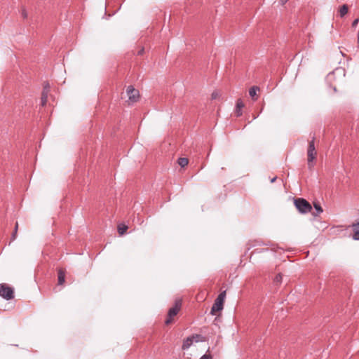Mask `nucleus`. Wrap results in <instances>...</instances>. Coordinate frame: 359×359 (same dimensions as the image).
Returning <instances> with one entry per match:
<instances>
[{"label": "nucleus", "instance_id": "7", "mask_svg": "<svg viewBox=\"0 0 359 359\" xmlns=\"http://www.w3.org/2000/svg\"><path fill=\"white\" fill-rule=\"evenodd\" d=\"M223 305L224 303L222 302L219 301L216 299L214 304L212 306L210 313L212 315H215L216 312L220 311L223 309Z\"/></svg>", "mask_w": 359, "mask_h": 359}, {"label": "nucleus", "instance_id": "17", "mask_svg": "<svg viewBox=\"0 0 359 359\" xmlns=\"http://www.w3.org/2000/svg\"><path fill=\"white\" fill-rule=\"evenodd\" d=\"M226 297V291L222 292L216 298L217 300L221 301L224 303Z\"/></svg>", "mask_w": 359, "mask_h": 359}, {"label": "nucleus", "instance_id": "8", "mask_svg": "<svg viewBox=\"0 0 359 359\" xmlns=\"http://www.w3.org/2000/svg\"><path fill=\"white\" fill-rule=\"evenodd\" d=\"M198 337H199V335L196 334V336L187 337L183 342L182 348L184 350L188 349L191 346V344H193L194 340H195V341H198L196 338H198Z\"/></svg>", "mask_w": 359, "mask_h": 359}, {"label": "nucleus", "instance_id": "11", "mask_svg": "<svg viewBox=\"0 0 359 359\" xmlns=\"http://www.w3.org/2000/svg\"><path fill=\"white\" fill-rule=\"evenodd\" d=\"M313 206H314V208L316 210V212H313V215L314 216H318L319 215L320 213L323 212V208H321L320 205L318 203H313Z\"/></svg>", "mask_w": 359, "mask_h": 359}, {"label": "nucleus", "instance_id": "21", "mask_svg": "<svg viewBox=\"0 0 359 359\" xmlns=\"http://www.w3.org/2000/svg\"><path fill=\"white\" fill-rule=\"evenodd\" d=\"M358 22H359V19H358V18L355 19V20L353 21V22H352V27H356V26H357V25H358Z\"/></svg>", "mask_w": 359, "mask_h": 359}, {"label": "nucleus", "instance_id": "14", "mask_svg": "<svg viewBox=\"0 0 359 359\" xmlns=\"http://www.w3.org/2000/svg\"><path fill=\"white\" fill-rule=\"evenodd\" d=\"M348 8L346 4H344L339 10V15L341 17L344 16L348 13Z\"/></svg>", "mask_w": 359, "mask_h": 359}, {"label": "nucleus", "instance_id": "1", "mask_svg": "<svg viewBox=\"0 0 359 359\" xmlns=\"http://www.w3.org/2000/svg\"><path fill=\"white\" fill-rule=\"evenodd\" d=\"M294 205L299 212L304 214L310 212L312 209L310 203L304 198L294 199Z\"/></svg>", "mask_w": 359, "mask_h": 359}, {"label": "nucleus", "instance_id": "15", "mask_svg": "<svg viewBox=\"0 0 359 359\" xmlns=\"http://www.w3.org/2000/svg\"><path fill=\"white\" fill-rule=\"evenodd\" d=\"M188 163H189V161H188V158H180L178 159V163L182 168H184L186 165H187Z\"/></svg>", "mask_w": 359, "mask_h": 359}, {"label": "nucleus", "instance_id": "12", "mask_svg": "<svg viewBox=\"0 0 359 359\" xmlns=\"http://www.w3.org/2000/svg\"><path fill=\"white\" fill-rule=\"evenodd\" d=\"M65 280V274L62 270L58 271V284L62 285Z\"/></svg>", "mask_w": 359, "mask_h": 359}, {"label": "nucleus", "instance_id": "6", "mask_svg": "<svg viewBox=\"0 0 359 359\" xmlns=\"http://www.w3.org/2000/svg\"><path fill=\"white\" fill-rule=\"evenodd\" d=\"M49 90H50L49 84L48 83L45 84L43 86V90L41 93V102L42 106H44L47 102Z\"/></svg>", "mask_w": 359, "mask_h": 359}, {"label": "nucleus", "instance_id": "22", "mask_svg": "<svg viewBox=\"0 0 359 359\" xmlns=\"http://www.w3.org/2000/svg\"><path fill=\"white\" fill-rule=\"evenodd\" d=\"M22 15L24 18H27V13L26 12V11L25 9H23L22 11Z\"/></svg>", "mask_w": 359, "mask_h": 359}, {"label": "nucleus", "instance_id": "16", "mask_svg": "<svg viewBox=\"0 0 359 359\" xmlns=\"http://www.w3.org/2000/svg\"><path fill=\"white\" fill-rule=\"evenodd\" d=\"M128 226L126 225L118 226V231L119 234L123 235L127 230Z\"/></svg>", "mask_w": 359, "mask_h": 359}, {"label": "nucleus", "instance_id": "2", "mask_svg": "<svg viewBox=\"0 0 359 359\" xmlns=\"http://www.w3.org/2000/svg\"><path fill=\"white\" fill-rule=\"evenodd\" d=\"M0 297L6 300H11L14 298V291L11 287L6 283L0 284Z\"/></svg>", "mask_w": 359, "mask_h": 359}, {"label": "nucleus", "instance_id": "24", "mask_svg": "<svg viewBox=\"0 0 359 359\" xmlns=\"http://www.w3.org/2000/svg\"><path fill=\"white\" fill-rule=\"evenodd\" d=\"M217 93H213L212 94V99H216V98H217Z\"/></svg>", "mask_w": 359, "mask_h": 359}, {"label": "nucleus", "instance_id": "5", "mask_svg": "<svg viewBox=\"0 0 359 359\" xmlns=\"http://www.w3.org/2000/svg\"><path fill=\"white\" fill-rule=\"evenodd\" d=\"M127 94L128 95L129 101L135 102L137 100L139 97V91L133 88L132 86H129L127 88Z\"/></svg>", "mask_w": 359, "mask_h": 359}, {"label": "nucleus", "instance_id": "20", "mask_svg": "<svg viewBox=\"0 0 359 359\" xmlns=\"http://www.w3.org/2000/svg\"><path fill=\"white\" fill-rule=\"evenodd\" d=\"M200 359H212V356L209 354H204L200 358Z\"/></svg>", "mask_w": 359, "mask_h": 359}, {"label": "nucleus", "instance_id": "9", "mask_svg": "<svg viewBox=\"0 0 359 359\" xmlns=\"http://www.w3.org/2000/svg\"><path fill=\"white\" fill-rule=\"evenodd\" d=\"M244 107V104L241 100H238L236 102V114L237 116H241L242 115V108Z\"/></svg>", "mask_w": 359, "mask_h": 359}, {"label": "nucleus", "instance_id": "25", "mask_svg": "<svg viewBox=\"0 0 359 359\" xmlns=\"http://www.w3.org/2000/svg\"><path fill=\"white\" fill-rule=\"evenodd\" d=\"M144 52V48H142L141 50L138 51V55H142Z\"/></svg>", "mask_w": 359, "mask_h": 359}, {"label": "nucleus", "instance_id": "19", "mask_svg": "<svg viewBox=\"0 0 359 359\" xmlns=\"http://www.w3.org/2000/svg\"><path fill=\"white\" fill-rule=\"evenodd\" d=\"M18 228V222H16L15 226L14 232L12 234V238H11L12 241H14L16 238Z\"/></svg>", "mask_w": 359, "mask_h": 359}, {"label": "nucleus", "instance_id": "23", "mask_svg": "<svg viewBox=\"0 0 359 359\" xmlns=\"http://www.w3.org/2000/svg\"><path fill=\"white\" fill-rule=\"evenodd\" d=\"M288 0H280V4L283 6L285 5L287 2Z\"/></svg>", "mask_w": 359, "mask_h": 359}, {"label": "nucleus", "instance_id": "4", "mask_svg": "<svg viewBox=\"0 0 359 359\" xmlns=\"http://www.w3.org/2000/svg\"><path fill=\"white\" fill-rule=\"evenodd\" d=\"M307 155H308V163L309 165L310 166V163L312 162L316 156V151L315 149V144H314V137L309 142V148L307 151Z\"/></svg>", "mask_w": 359, "mask_h": 359}, {"label": "nucleus", "instance_id": "27", "mask_svg": "<svg viewBox=\"0 0 359 359\" xmlns=\"http://www.w3.org/2000/svg\"><path fill=\"white\" fill-rule=\"evenodd\" d=\"M276 179H277V177H274L273 178H272V179L271 180V183L274 182L276 180Z\"/></svg>", "mask_w": 359, "mask_h": 359}, {"label": "nucleus", "instance_id": "18", "mask_svg": "<svg viewBox=\"0 0 359 359\" xmlns=\"http://www.w3.org/2000/svg\"><path fill=\"white\" fill-rule=\"evenodd\" d=\"M282 281V276L281 274H278L276 276L275 278H274V282L276 283V284H279Z\"/></svg>", "mask_w": 359, "mask_h": 359}, {"label": "nucleus", "instance_id": "10", "mask_svg": "<svg viewBox=\"0 0 359 359\" xmlns=\"http://www.w3.org/2000/svg\"><path fill=\"white\" fill-rule=\"evenodd\" d=\"M353 238L354 240H359V222L357 224H353Z\"/></svg>", "mask_w": 359, "mask_h": 359}, {"label": "nucleus", "instance_id": "13", "mask_svg": "<svg viewBox=\"0 0 359 359\" xmlns=\"http://www.w3.org/2000/svg\"><path fill=\"white\" fill-rule=\"evenodd\" d=\"M259 90V88L257 86L252 87L249 90V95L252 98L255 99V97L257 95V91Z\"/></svg>", "mask_w": 359, "mask_h": 359}, {"label": "nucleus", "instance_id": "26", "mask_svg": "<svg viewBox=\"0 0 359 359\" xmlns=\"http://www.w3.org/2000/svg\"><path fill=\"white\" fill-rule=\"evenodd\" d=\"M357 43H358V45L359 46V30H358V36H357Z\"/></svg>", "mask_w": 359, "mask_h": 359}, {"label": "nucleus", "instance_id": "3", "mask_svg": "<svg viewBox=\"0 0 359 359\" xmlns=\"http://www.w3.org/2000/svg\"><path fill=\"white\" fill-rule=\"evenodd\" d=\"M181 308V300L178 299L176 300L175 302V305L170 308L168 311V318L165 320V324L168 325L171 323L172 320L171 318L174 316H175Z\"/></svg>", "mask_w": 359, "mask_h": 359}]
</instances>
